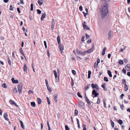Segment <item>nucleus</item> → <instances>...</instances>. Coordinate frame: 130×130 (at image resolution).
<instances>
[{"label": "nucleus", "instance_id": "11", "mask_svg": "<svg viewBox=\"0 0 130 130\" xmlns=\"http://www.w3.org/2000/svg\"><path fill=\"white\" fill-rule=\"evenodd\" d=\"M8 115L7 112H5L4 113L3 116L4 118L7 121H9V119L8 118Z\"/></svg>", "mask_w": 130, "mask_h": 130}, {"label": "nucleus", "instance_id": "3", "mask_svg": "<svg viewBox=\"0 0 130 130\" xmlns=\"http://www.w3.org/2000/svg\"><path fill=\"white\" fill-rule=\"evenodd\" d=\"M22 83H20L18 85L17 88L20 94H21L22 93Z\"/></svg>", "mask_w": 130, "mask_h": 130}, {"label": "nucleus", "instance_id": "62", "mask_svg": "<svg viewBox=\"0 0 130 130\" xmlns=\"http://www.w3.org/2000/svg\"><path fill=\"white\" fill-rule=\"evenodd\" d=\"M91 42V39H89L87 41V42L88 43H90Z\"/></svg>", "mask_w": 130, "mask_h": 130}, {"label": "nucleus", "instance_id": "46", "mask_svg": "<svg viewBox=\"0 0 130 130\" xmlns=\"http://www.w3.org/2000/svg\"><path fill=\"white\" fill-rule=\"evenodd\" d=\"M65 128L66 130H69V128L67 125L65 126Z\"/></svg>", "mask_w": 130, "mask_h": 130}, {"label": "nucleus", "instance_id": "2", "mask_svg": "<svg viewBox=\"0 0 130 130\" xmlns=\"http://www.w3.org/2000/svg\"><path fill=\"white\" fill-rule=\"evenodd\" d=\"M97 90H92V96L93 98L97 97L99 95V94L97 92Z\"/></svg>", "mask_w": 130, "mask_h": 130}, {"label": "nucleus", "instance_id": "29", "mask_svg": "<svg viewBox=\"0 0 130 130\" xmlns=\"http://www.w3.org/2000/svg\"><path fill=\"white\" fill-rule=\"evenodd\" d=\"M118 122L119 123V124L121 125L123 123V121L122 120L119 119V120H118Z\"/></svg>", "mask_w": 130, "mask_h": 130}, {"label": "nucleus", "instance_id": "44", "mask_svg": "<svg viewBox=\"0 0 130 130\" xmlns=\"http://www.w3.org/2000/svg\"><path fill=\"white\" fill-rule=\"evenodd\" d=\"M72 72L74 75H75L76 74V72L74 70H72Z\"/></svg>", "mask_w": 130, "mask_h": 130}, {"label": "nucleus", "instance_id": "41", "mask_svg": "<svg viewBox=\"0 0 130 130\" xmlns=\"http://www.w3.org/2000/svg\"><path fill=\"white\" fill-rule=\"evenodd\" d=\"M77 95L78 96L79 98H82V96L81 95L80 93L79 92H78L77 93Z\"/></svg>", "mask_w": 130, "mask_h": 130}, {"label": "nucleus", "instance_id": "52", "mask_svg": "<svg viewBox=\"0 0 130 130\" xmlns=\"http://www.w3.org/2000/svg\"><path fill=\"white\" fill-rule=\"evenodd\" d=\"M9 10H13V9L12 7V6L11 5L10 6V8L9 9Z\"/></svg>", "mask_w": 130, "mask_h": 130}, {"label": "nucleus", "instance_id": "6", "mask_svg": "<svg viewBox=\"0 0 130 130\" xmlns=\"http://www.w3.org/2000/svg\"><path fill=\"white\" fill-rule=\"evenodd\" d=\"M91 87L93 89L96 88V90L97 91H98L99 90V88L98 85L96 84H94L93 83L91 84Z\"/></svg>", "mask_w": 130, "mask_h": 130}, {"label": "nucleus", "instance_id": "19", "mask_svg": "<svg viewBox=\"0 0 130 130\" xmlns=\"http://www.w3.org/2000/svg\"><path fill=\"white\" fill-rule=\"evenodd\" d=\"M90 86V84L87 85L86 86L84 87L85 90H88L89 88V87Z\"/></svg>", "mask_w": 130, "mask_h": 130}, {"label": "nucleus", "instance_id": "27", "mask_svg": "<svg viewBox=\"0 0 130 130\" xmlns=\"http://www.w3.org/2000/svg\"><path fill=\"white\" fill-rule=\"evenodd\" d=\"M2 86L5 88H7V86L6 85V84L5 83H4L2 84Z\"/></svg>", "mask_w": 130, "mask_h": 130}, {"label": "nucleus", "instance_id": "21", "mask_svg": "<svg viewBox=\"0 0 130 130\" xmlns=\"http://www.w3.org/2000/svg\"><path fill=\"white\" fill-rule=\"evenodd\" d=\"M107 73L110 77H112V75L111 74V72L110 70H108L107 71Z\"/></svg>", "mask_w": 130, "mask_h": 130}, {"label": "nucleus", "instance_id": "30", "mask_svg": "<svg viewBox=\"0 0 130 130\" xmlns=\"http://www.w3.org/2000/svg\"><path fill=\"white\" fill-rule=\"evenodd\" d=\"M47 89L48 90V91L50 92H51L52 91L51 89V87L49 86V85L47 86H46Z\"/></svg>", "mask_w": 130, "mask_h": 130}, {"label": "nucleus", "instance_id": "43", "mask_svg": "<svg viewBox=\"0 0 130 130\" xmlns=\"http://www.w3.org/2000/svg\"><path fill=\"white\" fill-rule=\"evenodd\" d=\"M37 11L38 14H41V11L40 10L38 9L37 10Z\"/></svg>", "mask_w": 130, "mask_h": 130}, {"label": "nucleus", "instance_id": "47", "mask_svg": "<svg viewBox=\"0 0 130 130\" xmlns=\"http://www.w3.org/2000/svg\"><path fill=\"white\" fill-rule=\"evenodd\" d=\"M38 3L40 5H41L43 4L42 2H40V0H38Z\"/></svg>", "mask_w": 130, "mask_h": 130}, {"label": "nucleus", "instance_id": "63", "mask_svg": "<svg viewBox=\"0 0 130 130\" xmlns=\"http://www.w3.org/2000/svg\"><path fill=\"white\" fill-rule=\"evenodd\" d=\"M53 72H54V75H57V72L55 70H54Z\"/></svg>", "mask_w": 130, "mask_h": 130}, {"label": "nucleus", "instance_id": "50", "mask_svg": "<svg viewBox=\"0 0 130 130\" xmlns=\"http://www.w3.org/2000/svg\"><path fill=\"white\" fill-rule=\"evenodd\" d=\"M105 85H106L105 83L102 84L101 85V87L103 88H104V87H106Z\"/></svg>", "mask_w": 130, "mask_h": 130}, {"label": "nucleus", "instance_id": "8", "mask_svg": "<svg viewBox=\"0 0 130 130\" xmlns=\"http://www.w3.org/2000/svg\"><path fill=\"white\" fill-rule=\"evenodd\" d=\"M87 24L85 21H84L83 24V26L84 28V29L85 30H90V28L88 27L87 25H86Z\"/></svg>", "mask_w": 130, "mask_h": 130}, {"label": "nucleus", "instance_id": "7", "mask_svg": "<svg viewBox=\"0 0 130 130\" xmlns=\"http://www.w3.org/2000/svg\"><path fill=\"white\" fill-rule=\"evenodd\" d=\"M113 32L112 30H110L109 32L108 35V38L109 39H111L113 36Z\"/></svg>", "mask_w": 130, "mask_h": 130}, {"label": "nucleus", "instance_id": "53", "mask_svg": "<svg viewBox=\"0 0 130 130\" xmlns=\"http://www.w3.org/2000/svg\"><path fill=\"white\" fill-rule=\"evenodd\" d=\"M122 72L125 74H126V70H125V69L124 68H123L122 69Z\"/></svg>", "mask_w": 130, "mask_h": 130}, {"label": "nucleus", "instance_id": "37", "mask_svg": "<svg viewBox=\"0 0 130 130\" xmlns=\"http://www.w3.org/2000/svg\"><path fill=\"white\" fill-rule=\"evenodd\" d=\"M76 58H77V60H78L80 61H81L82 59L80 57H79L78 56H77Z\"/></svg>", "mask_w": 130, "mask_h": 130}, {"label": "nucleus", "instance_id": "15", "mask_svg": "<svg viewBox=\"0 0 130 130\" xmlns=\"http://www.w3.org/2000/svg\"><path fill=\"white\" fill-rule=\"evenodd\" d=\"M57 40L58 43V44H60V36H58L57 38Z\"/></svg>", "mask_w": 130, "mask_h": 130}, {"label": "nucleus", "instance_id": "51", "mask_svg": "<svg viewBox=\"0 0 130 130\" xmlns=\"http://www.w3.org/2000/svg\"><path fill=\"white\" fill-rule=\"evenodd\" d=\"M79 10L80 11H82L83 10V7L82 6H80L79 7Z\"/></svg>", "mask_w": 130, "mask_h": 130}, {"label": "nucleus", "instance_id": "25", "mask_svg": "<svg viewBox=\"0 0 130 130\" xmlns=\"http://www.w3.org/2000/svg\"><path fill=\"white\" fill-rule=\"evenodd\" d=\"M37 100L38 101V104H40L41 103V99L39 98H37Z\"/></svg>", "mask_w": 130, "mask_h": 130}, {"label": "nucleus", "instance_id": "48", "mask_svg": "<svg viewBox=\"0 0 130 130\" xmlns=\"http://www.w3.org/2000/svg\"><path fill=\"white\" fill-rule=\"evenodd\" d=\"M97 62L96 63V66H98V63L100 62V60L99 59H97Z\"/></svg>", "mask_w": 130, "mask_h": 130}, {"label": "nucleus", "instance_id": "61", "mask_svg": "<svg viewBox=\"0 0 130 130\" xmlns=\"http://www.w3.org/2000/svg\"><path fill=\"white\" fill-rule=\"evenodd\" d=\"M85 35L86 37H87V39L89 38V36L87 35V33H86Z\"/></svg>", "mask_w": 130, "mask_h": 130}, {"label": "nucleus", "instance_id": "60", "mask_svg": "<svg viewBox=\"0 0 130 130\" xmlns=\"http://www.w3.org/2000/svg\"><path fill=\"white\" fill-rule=\"evenodd\" d=\"M33 92H34L31 90H30L28 91V93L29 94L31 93H33Z\"/></svg>", "mask_w": 130, "mask_h": 130}, {"label": "nucleus", "instance_id": "1", "mask_svg": "<svg viewBox=\"0 0 130 130\" xmlns=\"http://www.w3.org/2000/svg\"><path fill=\"white\" fill-rule=\"evenodd\" d=\"M108 12L107 4L105 3L103 5L101 11V16L102 18H104L107 14Z\"/></svg>", "mask_w": 130, "mask_h": 130}, {"label": "nucleus", "instance_id": "17", "mask_svg": "<svg viewBox=\"0 0 130 130\" xmlns=\"http://www.w3.org/2000/svg\"><path fill=\"white\" fill-rule=\"evenodd\" d=\"M59 44V48L60 50L62 51L64 49V47L63 45L60 43Z\"/></svg>", "mask_w": 130, "mask_h": 130}, {"label": "nucleus", "instance_id": "36", "mask_svg": "<svg viewBox=\"0 0 130 130\" xmlns=\"http://www.w3.org/2000/svg\"><path fill=\"white\" fill-rule=\"evenodd\" d=\"M55 25V23H53L52 24L51 29L52 30L54 29V28Z\"/></svg>", "mask_w": 130, "mask_h": 130}, {"label": "nucleus", "instance_id": "59", "mask_svg": "<svg viewBox=\"0 0 130 130\" xmlns=\"http://www.w3.org/2000/svg\"><path fill=\"white\" fill-rule=\"evenodd\" d=\"M20 3L22 4H24V3L23 0H20Z\"/></svg>", "mask_w": 130, "mask_h": 130}, {"label": "nucleus", "instance_id": "57", "mask_svg": "<svg viewBox=\"0 0 130 130\" xmlns=\"http://www.w3.org/2000/svg\"><path fill=\"white\" fill-rule=\"evenodd\" d=\"M84 38L85 36H83L81 39V40L82 41H85V40H84Z\"/></svg>", "mask_w": 130, "mask_h": 130}, {"label": "nucleus", "instance_id": "14", "mask_svg": "<svg viewBox=\"0 0 130 130\" xmlns=\"http://www.w3.org/2000/svg\"><path fill=\"white\" fill-rule=\"evenodd\" d=\"M125 68H126L127 70L129 71L130 70V64H127L125 67Z\"/></svg>", "mask_w": 130, "mask_h": 130}, {"label": "nucleus", "instance_id": "22", "mask_svg": "<svg viewBox=\"0 0 130 130\" xmlns=\"http://www.w3.org/2000/svg\"><path fill=\"white\" fill-rule=\"evenodd\" d=\"M20 121L21 126L22 127L23 129H25V127H24V125L23 122L22 121H21V120Z\"/></svg>", "mask_w": 130, "mask_h": 130}, {"label": "nucleus", "instance_id": "13", "mask_svg": "<svg viewBox=\"0 0 130 130\" xmlns=\"http://www.w3.org/2000/svg\"><path fill=\"white\" fill-rule=\"evenodd\" d=\"M12 82L13 83L17 84L19 83L18 81V80H15L14 78H12L11 79Z\"/></svg>", "mask_w": 130, "mask_h": 130}, {"label": "nucleus", "instance_id": "31", "mask_svg": "<svg viewBox=\"0 0 130 130\" xmlns=\"http://www.w3.org/2000/svg\"><path fill=\"white\" fill-rule=\"evenodd\" d=\"M119 63L120 65H122L123 64V61L122 60H120L119 61Z\"/></svg>", "mask_w": 130, "mask_h": 130}, {"label": "nucleus", "instance_id": "32", "mask_svg": "<svg viewBox=\"0 0 130 130\" xmlns=\"http://www.w3.org/2000/svg\"><path fill=\"white\" fill-rule=\"evenodd\" d=\"M9 102L12 105H14V104L15 102L12 100H10Z\"/></svg>", "mask_w": 130, "mask_h": 130}, {"label": "nucleus", "instance_id": "23", "mask_svg": "<svg viewBox=\"0 0 130 130\" xmlns=\"http://www.w3.org/2000/svg\"><path fill=\"white\" fill-rule=\"evenodd\" d=\"M13 93H18V90H17V88L15 87L13 89Z\"/></svg>", "mask_w": 130, "mask_h": 130}, {"label": "nucleus", "instance_id": "10", "mask_svg": "<svg viewBox=\"0 0 130 130\" xmlns=\"http://www.w3.org/2000/svg\"><path fill=\"white\" fill-rule=\"evenodd\" d=\"M85 100H86V101L87 102V103L89 105H90L91 104V103L89 101V99H88V98L87 97V96H86V91L85 90Z\"/></svg>", "mask_w": 130, "mask_h": 130}, {"label": "nucleus", "instance_id": "24", "mask_svg": "<svg viewBox=\"0 0 130 130\" xmlns=\"http://www.w3.org/2000/svg\"><path fill=\"white\" fill-rule=\"evenodd\" d=\"M128 87L126 85H125L124 86V90L125 91H127L128 89Z\"/></svg>", "mask_w": 130, "mask_h": 130}, {"label": "nucleus", "instance_id": "58", "mask_svg": "<svg viewBox=\"0 0 130 130\" xmlns=\"http://www.w3.org/2000/svg\"><path fill=\"white\" fill-rule=\"evenodd\" d=\"M17 9L18 13H21V12L20 11V8H17Z\"/></svg>", "mask_w": 130, "mask_h": 130}, {"label": "nucleus", "instance_id": "39", "mask_svg": "<svg viewBox=\"0 0 130 130\" xmlns=\"http://www.w3.org/2000/svg\"><path fill=\"white\" fill-rule=\"evenodd\" d=\"M110 121L111 122V124L112 126V127H113L114 126V123L111 120H110Z\"/></svg>", "mask_w": 130, "mask_h": 130}, {"label": "nucleus", "instance_id": "38", "mask_svg": "<svg viewBox=\"0 0 130 130\" xmlns=\"http://www.w3.org/2000/svg\"><path fill=\"white\" fill-rule=\"evenodd\" d=\"M104 80L106 82H108V78L106 77H105L104 78Z\"/></svg>", "mask_w": 130, "mask_h": 130}, {"label": "nucleus", "instance_id": "55", "mask_svg": "<svg viewBox=\"0 0 130 130\" xmlns=\"http://www.w3.org/2000/svg\"><path fill=\"white\" fill-rule=\"evenodd\" d=\"M120 107L121 109L122 110H123L124 109V107L123 105H120Z\"/></svg>", "mask_w": 130, "mask_h": 130}, {"label": "nucleus", "instance_id": "42", "mask_svg": "<svg viewBox=\"0 0 130 130\" xmlns=\"http://www.w3.org/2000/svg\"><path fill=\"white\" fill-rule=\"evenodd\" d=\"M46 98L47 100V102H48V104L49 105H50L51 103L50 101V100L49 99V98L48 97H46Z\"/></svg>", "mask_w": 130, "mask_h": 130}, {"label": "nucleus", "instance_id": "18", "mask_svg": "<svg viewBox=\"0 0 130 130\" xmlns=\"http://www.w3.org/2000/svg\"><path fill=\"white\" fill-rule=\"evenodd\" d=\"M45 16L46 14L45 13L43 14L41 18V20H43L44 18L45 17Z\"/></svg>", "mask_w": 130, "mask_h": 130}, {"label": "nucleus", "instance_id": "12", "mask_svg": "<svg viewBox=\"0 0 130 130\" xmlns=\"http://www.w3.org/2000/svg\"><path fill=\"white\" fill-rule=\"evenodd\" d=\"M19 52L22 55H23L26 59V57H25V56L24 53L23 51V49L21 47L19 49Z\"/></svg>", "mask_w": 130, "mask_h": 130}, {"label": "nucleus", "instance_id": "28", "mask_svg": "<svg viewBox=\"0 0 130 130\" xmlns=\"http://www.w3.org/2000/svg\"><path fill=\"white\" fill-rule=\"evenodd\" d=\"M77 120V123L78 124V127L79 128H80V126L79 125V120L78 119H76Z\"/></svg>", "mask_w": 130, "mask_h": 130}, {"label": "nucleus", "instance_id": "45", "mask_svg": "<svg viewBox=\"0 0 130 130\" xmlns=\"http://www.w3.org/2000/svg\"><path fill=\"white\" fill-rule=\"evenodd\" d=\"M8 64L10 65H11V60L10 59H9V58H8Z\"/></svg>", "mask_w": 130, "mask_h": 130}, {"label": "nucleus", "instance_id": "33", "mask_svg": "<svg viewBox=\"0 0 130 130\" xmlns=\"http://www.w3.org/2000/svg\"><path fill=\"white\" fill-rule=\"evenodd\" d=\"M122 83L123 84H124L125 85L126 84V80L125 79H122Z\"/></svg>", "mask_w": 130, "mask_h": 130}, {"label": "nucleus", "instance_id": "34", "mask_svg": "<svg viewBox=\"0 0 130 130\" xmlns=\"http://www.w3.org/2000/svg\"><path fill=\"white\" fill-rule=\"evenodd\" d=\"M78 111L76 109H75V110L74 115L75 116H77L78 115Z\"/></svg>", "mask_w": 130, "mask_h": 130}, {"label": "nucleus", "instance_id": "5", "mask_svg": "<svg viewBox=\"0 0 130 130\" xmlns=\"http://www.w3.org/2000/svg\"><path fill=\"white\" fill-rule=\"evenodd\" d=\"M94 44H93L91 48L89 49L87 51H85L84 52L85 53H92L94 50Z\"/></svg>", "mask_w": 130, "mask_h": 130}, {"label": "nucleus", "instance_id": "56", "mask_svg": "<svg viewBox=\"0 0 130 130\" xmlns=\"http://www.w3.org/2000/svg\"><path fill=\"white\" fill-rule=\"evenodd\" d=\"M45 82L46 86L48 85V82L46 79H45Z\"/></svg>", "mask_w": 130, "mask_h": 130}, {"label": "nucleus", "instance_id": "64", "mask_svg": "<svg viewBox=\"0 0 130 130\" xmlns=\"http://www.w3.org/2000/svg\"><path fill=\"white\" fill-rule=\"evenodd\" d=\"M47 56L48 57H50V54L49 52L48 51H47Z\"/></svg>", "mask_w": 130, "mask_h": 130}, {"label": "nucleus", "instance_id": "20", "mask_svg": "<svg viewBox=\"0 0 130 130\" xmlns=\"http://www.w3.org/2000/svg\"><path fill=\"white\" fill-rule=\"evenodd\" d=\"M58 95L57 94H55L54 95V99L55 101L56 102H57V97Z\"/></svg>", "mask_w": 130, "mask_h": 130}, {"label": "nucleus", "instance_id": "9", "mask_svg": "<svg viewBox=\"0 0 130 130\" xmlns=\"http://www.w3.org/2000/svg\"><path fill=\"white\" fill-rule=\"evenodd\" d=\"M76 51L77 54L79 55H81L83 56H84L85 55V53L82 52V51L79 50L78 49H76Z\"/></svg>", "mask_w": 130, "mask_h": 130}, {"label": "nucleus", "instance_id": "40", "mask_svg": "<svg viewBox=\"0 0 130 130\" xmlns=\"http://www.w3.org/2000/svg\"><path fill=\"white\" fill-rule=\"evenodd\" d=\"M30 10L31 11H32L33 9V4H31L30 5Z\"/></svg>", "mask_w": 130, "mask_h": 130}, {"label": "nucleus", "instance_id": "54", "mask_svg": "<svg viewBox=\"0 0 130 130\" xmlns=\"http://www.w3.org/2000/svg\"><path fill=\"white\" fill-rule=\"evenodd\" d=\"M124 94H122L121 95H120V99H123V97L124 96Z\"/></svg>", "mask_w": 130, "mask_h": 130}, {"label": "nucleus", "instance_id": "16", "mask_svg": "<svg viewBox=\"0 0 130 130\" xmlns=\"http://www.w3.org/2000/svg\"><path fill=\"white\" fill-rule=\"evenodd\" d=\"M23 69L24 71L25 72H26L27 71V68L26 65L25 64H24Z\"/></svg>", "mask_w": 130, "mask_h": 130}, {"label": "nucleus", "instance_id": "35", "mask_svg": "<svg viewBox=\"0 0 130 130\" xmlns=\"http://www.w3.org/2000/svg\"><path fill=\"white\" fill-rule=\"evenodd\" d=\"M100 99L99 97H98V100L96 102V103L97 104H99L100 103Z\"/></svg>", "mask_w": 130, "mask_h": 130}, {"label": "nucleus", "instance_id": "49", "mask_svg": "<svg viewBox=\"0 0 130 130\" xmlns=\"http://www.w3.org/2000/svg\"><path fill=\"white\" fill-rule=\"evenodd\" d=\"M103 103H104V107L105 108H106V103H105V101L104 100H103Z\"/></svg>", "mask_w": 130, "mask_h": 130}, {"label": "nucleus", "instance_id": "26", "mask_svg": "<svg viewBox=\"0 0 130 130\" xmlns=\"http://www.w3.org/2000/svg\"><path fill=\"white\" fill-rule=\"evenodd\" d=\"M31 105L32 107H35L36 106V104L35 102H32L31 103Z\"/></svg>", "mask_w": 130, "mask_h": 130}, {"label": "nucleus", "instance_id": "4", "mask_svg": "<svg viewBox=\"0 0 130 130\" xmlns=\"http://www.w3.org/2000/svg\"><path fill=\"white\" fill-rule=\"evenodd\" d=\"M78 104L79 108L81 109L84 108L85 104L82 101H79Z\"/></svg>", "mask_w": 130, "mask_h": 130}]
</instances>
